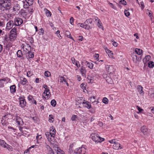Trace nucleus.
I'll use <instances>...</instances> for the list:
<instances>
[{
    "instance_id": "nucleus-34",
    "label": "nucleus",
    "mask_w": 154,
    "mask_h": 154,
    "mask_svg": "<svg viewBox=\"0 0 154 154\" xmlns=\"http://www.w3.org/2000/svg\"><path fill=\"white\" fill-rule=\"evenodd\" d=\"M54 120L53 116L52 115H49V121L50 122H52Z\"/></svg>"
},
{
    "instance_id": "nucleus-54",
    "label": "nucleus",
    "mask_w": 154,
    "mask_h": 154,
    "mask_svg": "<svg viewBox=\"0 0 154 154\" xmlns=\"http://www.w3.org/2000/svg\"><path fill=\"white\" fill-rule=\"evenodd\" d=\"M4 39L5 41L6 42H8L9 40V38L8 37L7 35H5L4 37Z\"/></svg>"
},
{
    "instance_id": "nucleus-7",
    "label": "nucleus",
    "mask_w": 154,
    "mask_h": 154,
    "mask_svg": "<svg viewBox=\"0 0 154 154\" xmlns=\"http://www.w3.org/2000/svg\"><path fill=\"white\" fill-rule=\"evenodd\" d=\"M91 137L92 138V140L95 141L96 142H98L99 140V136L97 134L95 133H92L91 135Z\"/></svg>"
},
{
    "instance_id": "nucleus-23",
    "label": "nucleus",
    "mask_w": 154,
    "mask_h": 154,
    "mask_svg": "<svg viewBox=\"0 0 154 154\" xmlns=\"http://www.w3.org/2000/svg\"><path fill=\"white\" fill-rule=\"evenodd\" d=\"M16 86L15 85H13L12 86H11L10 87V90L11 92L12 93L14 94V93H15L16 91Z\"/></svg>"
},
{
    "instance_id": "nucleus-62",
    "label": "nucleus",
    "mask_w": 154,
    "mask_h": 154,
    "mask_svg": "<svg viewBox=\"0 0 154 154\" xmlns=\"http://www.w3.org/2000/svg\"><path fill=\"white\" fill-rule=\"evenodd\" d=\"M109 4L110 5V6L113 9H115V7L113 5V4L112 3H111L110 2H109Z\"/></svg>"
},
{
    "instance_id": "nucleus-57",
    "label": "nucleus",
    "mask_w": 154,
    "mask_h": 154,
    "mask_svg": "<svg viewBox=\"0 0 154 154\" xmlns=\"http://www.w3.org/2000/svg\"><path fill=\"white\" fill-rule=\"evenodd\" d=\"M104 140V139L103 138H102V137H99V141H98V142H99V143H101Z\"/></svg>"
},
{
    "instance_id": "nucleus-24",
    "label": "nucleus",
    "mask_w": 154,
    "mask_h": 154,
    "mask_svg": "<svg viewBox=\"0 0 154 154\" xmlns=\"http://www.w3.org/2000/svg\"><path fill=\"white\" fill-rule=\"evenodd\" d=\"M151 58V57L149 55L146 56L143 59V62L144 64H146V63Z\"/></svg>"
},
{
    "instance_id": "nucleus-45",
    "label": "nucleus",
    "mask_w": 154,
    "mask_h": 154,
    "mask_svg": "<svg viewBox=\"0 0 154 154\" xmlns=\"http://www.w3.org/2000/svg\"><path fill=\"white\" fill-rule=\"evenodd\" d=\"M124 13L126 17H128L130 15V14L129 11H128V10H125L124 11Z\"/></svg>"
},
{
    "instance_id": "nucleus-25",
    "label": "nucleus",
    "mask_w": 154,
    "mask_h": 154,
    "mask_svg": "<svg viewBox=\"0 0 154 154\" xmlns=\"http://www.w3.org/2000/svg\"><path fill=\"white\" fill-rule=\"evenodd\" d=\"M142 52L143 51L142 50L137 48L135 49V51L133 52L136 53L137 55H139V56H140L142 53Z\"/></svg>"
},
{
    "instance_id": "nucleus-50",
    "label": "nucleus",
    "mask_w": 154,
    "mask_h": 154,
    "mask_svg": "<svg viewBox=\"0 0 154 154\" xmlns=\"http://www.w3.org/2000/svg\"><path fill=\"white\" fill-rule=\"evenodd\" d=\"M79 26H80L82 27L83 28H85V29L86 26H85V24L84 23H79L78 24Z\"/></svg>"
},
{
    "instance_id": "nucleus-17",
    "label": "nucleus",
    "mask_w": 154,
    "mask_h": 154,
    "mask_svg": "<svg viewBox=\"0 0 154 154\" xmlns=\"http://www.w3.org/2000/svg\"><path fill=\"white\" fill-rule=\"evenodd\" d=\"M17 37L16 34H10L9 35V40L11 42H13L15 39H16Z\"/></svg>"
},
{
    "instance_id": "nucleus-37",
    "label": "nucleus",
    "mask_w": 154,
    "mask_h": 154,
    "mask_svg": "<svg viewBox=\"0 0 154 154\" xmlns=\"http://www.w3.org/2000/svg\"><path fill=\"white\" fill-rule=\"evenodd\" d=\"M51 104L52 106H55L56 105V102L55 100L54 99L52 100L51 101Z\"/></svg>"
},
{
    "instance_id": "nucleus-27",
    "label": "nucleus",
    "mask_w": 154,
    "mask_h": 154,
    "mask_svg": "<svg viewBox=\"0 0 154 154\" xmlns=\"http://www.w3.org/2000/svg\"><path fill=\"white\" fill-rule=\"evenodd\" d=\"M5 26V20L3 18L0 19V27H3Z\"/></svg>"
},
{
    "instance_id": "nucleus-28",
    "label": "nucleus",
    "mask_w": 154,
    "mask_h": 154,
    "mask_svg": "<svg viewBox=\"0 0 154 154\" xmlns=\"http://www.w3.org/2000/svg\"><path fill=\"white\" fill-rule=\"evenodd\" d=\"M28 55L29 56V58H28V59L29 60L30 58H32L34 57V54L33 52H32L31 51H29L28 52Z\"/></svg>"
},
{
    "instance_id": "nucleus-49",
    "label": "nucleus",
    "mask_w": 154,
    "mask_h": 154,
    "mask_svg": "<svg viewBox=\"0 0 154 154\" xmlns=\"http://www.w3.org/2000/svg\"><path fill=\"white\" fill-rule=\"evenodd\" d=\"M90 100L92 103L94 102L95 101V97H91L90 98Z\"/></svg>"
},
{
    "instance_id": "nucleus-52",
    "label": "nucleus",
    "mask_w": 154,
    "mask_h": 154,
    "mask_svg": "<svg viewBox=\"0 0 154 154\" xmlns=\"http://www.w3.org/2000/svg\"><path fill=\"white\" fill-rule=\"evenodd\" d=\"M119 3L121 4H123V5H126V2L125 0H121L119 2Z\"/></svg>"
},
{
    "instance_id": "nucleus-60",
    "label": "nucleus",
    "mask_w": 154,
    "mask_h": 154,
    "mask_svg": "<svg viewBox=\"0 0 154 154\" xmlns=\"http://www.w3.org/2000/svg\"><path fill=\"white\" fill-rule=\"evenodd\" d=\"M46 14L48 15V16H51V13L48 10L46 11Z\"/></svg>"
},
{
    "instance_id": "nucleus-46",
    "label": "nucleus",
    "mask_w": 154,
    "mask_h": 154,
    "mask_svg": "<svg viewBox=\"0 0 154 154\" xmlns=\"http://www.w3.org/2000/svg\"><path fill=\"white\" fill-rule=\"evenodd\" d=\"M25 2H28L30 5H32L33 3V0H25Z\"/></svg>"
},
{
    "instance_id": "nucleus-53",
    "label": "nucleus",
    "mask_w": 154,
    "mask_h": 154,
    "mask_svg": "<svg viewBox=\"0 0 154 154\" xmlns=\"http://www.w3.org/2000/svg\"><path fill=\"white\" fill-rule=\"evenodd\" d=\"M97 23L98 24V27L100 28H101L102 27V26L101 25L100 20L99 19H98V20H97Z\"/></svg>"
},
{
    "instance_id": "nucleus-39",
    "label": "nucleus",
    "mask_w": 154,
    "mask_h": 154,
    "mask_svg": "<svg viewBox=\"0 0 154 154\" xmlns=\"http://www.w3.org/2000/svg\"><path fill=\"white\" fill-rule=\"evenodd\" d=\"M16 120L18 124V125H20V121H22L20 117H17V118Z\"/></svg>"
},
{
    "instance_id": "nucleus-47",
    "label": "nucleus",
    "mask_w": 154,
    "mask_h": 154,
    "mask_svg": "<svg viewBox=\"0 0 154 154\" xmlns=\"http://www.w3.org/2000/svg\"><path fill=\"white\" fill-rule=\"evenodd\" d=\"M71 60H72V63L74 64H75L76 63H78V62L73 57L72 58Z\"/></svg>"
},
{
    "instance_id": "nucleus-43",
    "label": "nucleus",
    "mask_w": 154,
    "mask_h": 154,
    "mask_svg": "<svg viewBox=\"0 0 154 154\" xmlns=\"http://www.w3.org/2000/svg\"><path fill=\"white\" fill-rule=\"evenodd\" d=\"M60 78V82H66V81L64 77L63 76H61Z\"/></svg>"
},
{
    "instance_id": "nucleus-56",
    "label": "nucleus",
    "mask_w": 154,
    "mask_h": 154,
    "mask_svg": "<svg viewBox=\"0 0 154 154\" xmlns=\"http://www.w3.org/2000/svg\"><path fill=\"white\" fill-rule=\"evenodd\" d=\"M44 92H47L49 94H50V92L49 88L48 87L47 88L45 89Z\"/></svg>"
},
{
    "instance_id": "nucleus-29",
    "label": "nucleus",
    "mask_w": 154,
    "mask_h": 154,
    "mask_svg": "<svg viewBox=\"0 0 154 154\" xmlns=\"http://www.w3.org/2000/svg\"><path fill=\"white\" fill-rule=\"evenodd\" d=\"M17 28L15 27H14L11 30L10 32V34H14L17 35Z\"/></svg>"
},
{
    "instance_id": "nucleus-44",
    "label": "nucleus",
    "mask_w": 154,
    "mask_h": 154,
    "mask_svg": "<svg viewBox=\"0 0 154 154\" xmlns=\"http://www.w3.org/2000/svg\"><path fill=\"white\" fill-rule=\"evenodd\" d=\"M77 118V116L75 115H73L71 118V120L72 121H76V119Z\"/></svg>"
},
{
    "instance_id": "nucleus-3",
    "label": "nucleus",
    "mask_w": 154,
    "mask_h": 154,
    "mask_svg": "<svg viewBox=\"0 0 154 154\" xmlns=\"http://www.w3.org/2000/svg\"><path fill=\"white\" fill-rule=\"evenodd\" d=\"M131 56L133 61L134 62H137V61L140 62V61L142 58V56L137 55L136 53L133 52L131 54Z\"/></svg>"
},
{
    "instance_id": "nucleus-33",
    "label": "nucleus",
    "mask_w": 154,
    "mask_h": 154,
    "mask_svg": "<svg viewBox=\"0 0 154 154\" xmlns=\"http://www.w3.org/2000/svg\"><path fill=\"white\" fill-rule=\"evenodd\" d=\"M47 147H48V153L49 154H54V152L52 149L51 148H50L48 145H47Z\"/></svg>"
},
{
    "instance_id": "nucleus-36",
    "label": "nucleus",
    "mask_w": 154,
    "mask_h": 154,
    "mask_svg": "<svg viewBox=\"0 0 154 154\" xmlns=\"http://www.w3.org/2000/svg\"><path fill=\"white\" fill-rule=\"evenodd\" d=\"M38 34L39 35H43V34H44V31L42 28H41L39 29V31L38 32Z\"/></svg>"
},
{
    "instance_id": "nucleus-22",
    "label": "nucleus",
    "mask_w": 154,
    "mask_h": 154,
    "mask_svg": "<svg viewBox=\"0 0 154 154\" xmlns=\"http://www.w3.org/2000/svg\"><path fill=\"white\" fill-rule=\"evenodd\" d=\"M7 115H5L3 116L1 120V123L3 125H5L6 124V118H7Z\"/></svg>"
},
{
    "instance_id": "nucleus-18",
    "label": "nucleus",
    "mask_w": 154,
    "mask_h": 154,
    "mask_svg": "<svg viewBox=\"0 0 154 154\" xmlns=\"http://www.w3.org/2000/svg\"><path fill=\"white\" fill-rule=\"evenodd\" d=\"M7 78H4L1 79H0V87L2 88L4 86V84L7 80Z\"/></svg>"
},
{
    "instance_id": "nucleus-11",
    "label": "nucleus",
    "mask_w": 154,
    "mask_h": 154,
    "mask_svg": "<svg viewBox=\"0 0 154 154\" xmlns=\"http://www.w3.org/2000/svg\"><path fill=\"white\" fill-rule=\"evenodd\" d=\"M82 104H84V106L87 108L88 109H90L91 108V104L88 101L85 102V101L84 100L82 102Z\"/></svg>"
},
{
    "instance_id": "nucleus-16",
    "label": "nucleus",
    "mask_w": 154,
    "mask_h": 154,
    "mask_svg": "<svg viewBox=\"0 0 154 154\" xmlns=\"http://www.w3.org/2000/svg\"><path fill=\"white\" fill-rule=\"evenodd\" d=\"M45 135L46 136L47 138L48 139V141L51 144H54L53 141H52V138L51 137V134H49L48 132H46L45 133Z\"/></svg>"
},
{
    "instance_id": "nucleus-13",
    "label": "nucleus",
    "mask_w": 154,
    "mask_h": 154,
    "mask_svg": "<svg viewBox=\"0 0 154 154\" xmlns=\"http://www.w3.org/2000/svg\"><path fill=\"white\" fill-rule=\"evenodd\" d=\"M0 145L1 146L4 148H8V145L3 140L0 139Z\"/></svg>"
},
{
    "instance_id": "nucleus-14",
    "label": "nucleus",
    "mask_w": 154,
    "mask_h": 154,
    "mask_svg": "<svg viewBox=\"0 0 154 154\" xmlns=\"http://www.w3.org/2000/svg\"><path fill=\"white\" fill-rule=\"evenodd\" d=\"M28 82L27 79L25 78L21 77L20 78V83L22 85H25L26 83H28Z\"/></svg>"
},
{
    "instance_id": "nucleus-41",
    "label": "nucleus",
    "mask_w": 154,
    "mask_h": 154,
    "mask_svg": "<svg viewBox=\"0 0 154 154\" xmlns=\"http://www.w3.org/2000/svg\"><path fill=\"white\" fill-rule=\"evenodd\" d=\"M19 130L22 133L23 132V130H28V129L25 127H19Z\"/></svg>"
},
{
    "instance_id": "nucleus-31",
    "label": "nucleus",
    "mask_w": 154,
    "mask_h": 154,
    "mask_svg": "<svg viewBox=\"0 0 154 154\" xmlns=\"http://www.w3.org/2000/svg\"><path fill=\"white\" fill-rule=\"evenodd\" d=\"M86 63H87V66L90 68V69H92L93 68V67L94 66V64L92 63H91L89 62H88L87 61H86Z\"/></svg>"
},
{
    "instance_id": "nucleus-15",
    "label": "nucleus",
    "mask_w": 154,
    "mask_h": 154,
    "mask_svg": "<svg viewBox=\"0 0 154 154\" xmlns=\"http://www.w3.org/2000/svg\"><path fill=\"white\" fill-rule=\"evenodd\" d=\"M56 132V130L55 128H53L52 129H50V132H49V134H51V137L52 138H54Z\"/></svg>"
},
{
    "instance_id": "nucleus-64",
    "label": "nucleus",
    "mask_w": 154,
    "mask_h": 154,
    "mask_svg": "<svg viewBox=\"0 0 154 154\" xmlns=\"http://www.w3.org/2000/svg\"><path fill=\"white\" fill-rule=\"evenodd\" d=\"M79 40L80 41H82L83 40V38L82 36H79Z\"/></svg>"
},
{
    "instance_id": "nucleus-1",
    "label": "nucleus",
    "mask_w": 154,
    "mask_h": 154,
    "mask_svg": "<svg viewBox=\"0 0 154 154\" xmlns=\"http://www.w3.org/2000/svg\"><path fill=\"white\" fill-rule=\"evenodd\" d=\"M12 6V2L11 0H0V15L3 13L4 16L8 17H11V14L9 12Z\"/></svg>"
},
{
    "instance_id": "nucleus-2",
    "label": "nucleus",
    "mask_w": 154,
    "mask_h": 154,
    "mask_svg": "<svg viewBox=\"0 0 154 154\" xmlns=\"http://www.w3.org/2000/svg\"><path fill=\"white\" fill-rule=\"evenodd\" d=\"M82 145L80 148H77L74 150V153L77 154H85V148Z\"/></svg>"
},
{
    "instance_id": "nucleus-6",
    "label": "nucleus",
    "mask_w": 154,
    "mask_h": 154,
    "mask_svg": "<svg viewBox=\"0 0 154 154\" xmlns=\"http://www.w3.org/2000/svg\"><path fill=\"white\" fill-rule=\"evenodd\" d=\"M141 131L142 133L144 135L148 136L149 134V131H148V129L145 126H143L141 127Z\"/></svg>"
},
{
    "instance_id": "nucleus-8",
    "label": "nucleus",
    "mask_w": 154,
    "mask_h": 154,
    "mask_svg": "<svg viewBox=\"0 0 154 154\" xmlns=\"http://www.w3.org/2000/svg\"><path fill=\"white\" fill-rule=\"evenodd\" d=\"M14 25V22L13 21L10 20L7 24L6 28L7 29H10L12 28Z\"/></svg>"
},
{
    "instance_id": "nucleus-48",
    "label": "nucleus",
    "mask_w": 154,
    "mask_h": 154,
    "mask_svg": "<svg viewBox=\"0 0 154 154\" xmlns=\"http://www.w3.org/2000/svg\"><path fill=\"white\" fill-rule=\"evenodd\" d=\"M137 109L139 110V112H137V113H139L140 112H141L143 110V109H142L140 108V107L138 106H137Z\"/></svg>"
},
{
    "instance_id": "nucleus-58",
    "label": "nucleus",
    "mask_w": 154,
    "mask_h": 154,
    "mask_svg": "<svg viewBox=\"0 0 154 154\" xmlns=\"http://www.w3.org/2000/svg\"><path fill=\"white\" fill-rule=\"evenodd\" d=\"M26 130H23L22 133L23 134V135H27L26 133L28 132L26 131Z\"/></svg>"
},
{
    "instance_id": "nucleus-59",
    "label": "nucleus",
    "mask_w": 154,
    "mask_h": 154,
    "mask_svg": "<svg viewBox=\"0 0 154 154\" xmlns=\"http://www.w3.org/2000/svg\"><path fill=\"white\" fill-rule=\"evenodd\" d=\"M28 11L29 13H32L33 11V10L32 8L29 7L28 8Z\"/></svg>"
},
{
    "instance_id": "nucleus-40",
    "label": "nucleus",
    "mask_w": 154,
    "mask_h": 154,
    "mask_svg": "<svg viewBox=\"0 0 154 154\" xmlns=\"http://www.w3.org/2000/svg\"><path fill=\"white\" fill-rule=\"evenodd\" d=\"M73 145H74V143H73L72 144L70 145L69 146V152L70 153L72 152L73 151L72 148H73Z\"/></svg>"
},
{
    "instance_id": "nucleus-9",
    "label": "nucleus",
    "mask_w": 154,
    "mask_h": 154,
    "mask_svg": "<svg viewBox=\"0 0 154 154\" xmlns=\"http://www.w3.org/2000/svg\"><path fill=\"white\" fill-rule=\"evenodd\" d=\"M19 99L20 106L22 108L26 106V102L25 100L22 97H20Z\"/></svg>"
},
{
    "instance_id": "nucleus-61",
    "label": "nucleus",
    "mask_w": 154,
    "mask_h": 154,
    "mask_svg": "<svg viewBox=\"0 0 154 154\" xmlns=\"http://www.w3.org/2000/svg\"><path fill=\"white\" fill-rule=\"evenodd\" d=\"M106 51L107 53L109 54H109H112V51L109 50L107 49V50Z\"/></svg>"
},
{
    "instance_id": "nucleus-26",
    "label": "nucleus",
    "mask_w": 154,
    "mask_h": 154,
    "mask_svg": "<svg viewBox=\"0 0 154 154\" xmlns=\"http://www.w3.org/2000/svg\"><path fill=\"white\" fill-rule=\"evenodd\" d=\"M137 89L140 94H142L143 93V88L141 85H138Z\"/></svg>"
},
{
    "instance_id": "nucleus-12",
    "label": "nucleus",
    "mask_w": 154,
    "mask_h": 154,
    "mask_svg": "<svg viewBox=\"0 0 154 154\" xmlns=\"http://www.w3.org/2000/svg\"><path fill=\"white\" fill-rule=\"evenodd\" d=\"M113 147L114 149L116 150H119V149H121L122 148L121 147L120 144L118 143L117 142L113 145Z\"/></svg>"
},
{
    "instance_id": "nucleus-10",
    "label": "nucleus",
    "mask_w": 154,
    "mask_h": 154,
    "mask_svg": "<svg viewBox=\"0 0 154 154\" xmlns=\"http://www.w3.org/2000/svg\"><path fill=\"white\" fill-rule=\"evenodd\" d=\"M107 70L108 73L110 74H112L114 72L115 69L114 68L113 66H108Z\"/></svg>"
},
{
    "instance_id": "nucleus-38",
    "label": "nucleus",
    "mask_w": 154,
    "mask_h": 154,
    "mask_svg": "<svg viewBox=\"0 0 154 154\" xmlns=\"http://www.w3.org/2000/svg\"><path fill=\"white\" fill-rule=\"evenodd\" d=\"M102 101L103 103L107 104L108 103V100L106 97H104Z\"/></svg>"
},
{
    "instance_id": "nucleus-55",
    "label": "nucleus",
    "mask_w": 154,
    "mask_h": 154,
    "mask_svg": "<svg viewBox=\"0 0 154 154\" xmlns=\"http://www.w3.org/2000/svg\"><path fill=\"white\" fill-rule=\"evenodd\" d=\"M74 20V19L72 17H71V18L70 19V20H69L70 23L72 25L73 24Z\"/></svg>"
},
{
    "instance_id": "nucleus-63",
    "label": "nucleus",
    "mask_w": 154,
    "mask_h": 154,
    "mask_svg": "<svg viewBox=\"0 0 154 154\" xmlns=\"http://www.w3.org/2000/svg\"><path fill=\"white\" fill-rule=\"evenodd\" d=\"M115 139H113V140H109V142L110 143H114V144L116 143V142L115 141Z\"/></svg>"
},
{
    "instance_id": "nucleus-35",
    "label": "nucleus",
    "mask_w": 154,
    "mask_h": 154,
    "mask_svg": "<svg viewBox=\"0 0 154 154\" xmlns=\"http://www.w3.org/2000/svg\"><path fill=\"white\" fill-rule=\"evenodd\" d=\"M148 66L150 68H152L154 66V63L152 61H149L148 63Z\"/></svg>"
},
{
    "instance_id": "nucleus-51",
    "label": "nucleus",
    "mask_w": 154,
    "mask_h": 154,
    "mask_svg": "<svg viewBox=\"0 0 154 154\" xmlns=\"http://www.w3.org/2000/svg\"><path fill=\"white\" fill-rule=\"evenodd\" d=\"M92 77L91 76H88L87 78V79L89 81L88 82L89 83H92Z\"/></svg>"
},
{
    "instance_id": "nucleus-20",
    "label": "nucleus",
    "mask_w": 154,
    "mask_h": 154,
    "mask_svg": "<svg viewBox=\"0 0 154 154\" xmlns=\"http://www.w3.org/2000/svg\"><path fill=\"white\" fill-rule=\"evenodd\" d=\"M17 54L18 57L22 59H23V54L21 50H18L17 52Z\"/></svg>"
},
{
    "instance_id": "nucleus-32",
    "label": "nucleus",
    "mask_w": 154,
    "mask_h": 154,
    "mask_svg": "<svg viewBox=\"0 0 154 154\" xmlns=\"http://www.w3.org/2000/svg\"><path fill=\"white\" fill-rule=\"evenodd\" d=\"M23 2L24 4L23 7L25 8H29V6H30L32 5H30L29 4V3L28 2H24L23 1Z\"/></svg>"
},
{
    "instance_id": "nucleus-19",
    "label": "nucleus",
    "mask_w": 154,
    "mask_h": 154,
    "mask_svg": "<svg viewBox=\"0 0 154 154\" xmlns=\"http://www.w3.org/2000/svg\"><path fill=\"white\" fill-rule=\"evenodd\" d=\"M80 72H81V74H82V75L83 76L85 77V76H86L85 74H86V71L85 69V67H84L82 66L81 67V69H80Z\"/></svg>"
},
{
    "instance_id": "nucleus-4",
    "label": "nucleus",
    "mask_w": 154,
    "mask_h": 154,
    "mask_svg": "<svg viewBox=\"0 0 154 154\" xmlns=\"http://www.w3.org/2000/svg\"><path fill=\"white\" fill-rule=\"evenodd\" d=\"M92 19L90 18L87 20L85 22V26L86 27L85 28V29L88 30L90 29H91L92 28Z\"/></svg>"
},
{
    "instance_id": "nucleus-30",
    "label": "nucleus",
    "mask_w": 154,
    "mask_h": 154,
    "mask_svg": "<svg viewBox=\"0 0 154 154\" xmlns=\"http://www.w3.org/2000/svg\"><path fill=\"white\" fill-rule=\"evenodd\" d=\"M65 34L68 38H69L73 40V39L71 36V34L69 31H66Z\"/></svg>"
},
{
    "instance_id": "nucleus-42",
    "label": "nucleus",
    "mask_w": 154,
    "mask_h": 154,
    "mask_svg": "<svg viewBox=\"0 0 154 154\" xmlns=\"http://www.w3.org/2000/svg\"><path fill=\"white\" fill-rule=\"evenodd\" d=\"M44 75H45V76L48 77L49 76V75H51V73L47 71H45V72Z\"/></svg>"
},
{
    "instance_id": "nucleus-5",
    "label": "nucleus",
    "mask_w": 154,
    "mask_h": 154,
    "mask_svg": "<svg viewBox=\"0 0 154 154\" xmlns=\"http://www.w3.org/2000/svg\"><path fill=\"white\" fill-rule=\"evenodd\" d=\"M15 26H19L23 22V20L19 17L15 18L14 21Z\"/></svg>"
},
{
    "instance_id": "nucleus-21",
    "label": "nucleus",
    "mask_w": 154,
    "mask_h": 154,
    "mask_svg": "<svg viewBox=\"0 0 154 154\" xmlns=\"http://www.w3.org/2000/svg\"><path fill=\"white\" fill-rule=\"evenodd\" d=\"M42 96L44 97L45 99H48L50 97L51 95L50 93V94H49L47 92H43L42 94Z\"/></svg>"
}]
</instances>
